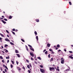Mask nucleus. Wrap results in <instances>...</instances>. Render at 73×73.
Here are the masks:
<instances>
[{"instance_id":"39448f33","label":"nucleus","mask_w":73,"mask_h":73,"mask_svg":"<svg viewBox=\"0 0 73 73\" xmlns=\"http://www.w3.org/2000/svg\"><path fill=\"white\" fill-rule=\"evenodd\" d=\"M64 60H61V64H64Z\"/></svg>"},{"instance_id":"20e7f679","label":"nucleus","mask_w":73,"mask_h":73,"mask_svg":"<svg viewBox=\"0 0 73 73\" xmlns=\"http://www.w3.org/2000/svg\"><path fill=\"white\" fill-rule=\"evenodd\" d=\"M31 56L33 57H34V54L31 52L30 53Z\"/></svg>"},{"instance_id":"de8ad7c7","label":"nucleus","mask_w":73,"mask_h":73,"mask_svg":"<svg viewBox=\"0 0 73 73\" xmlns=\"http://www.w3.org/2000/svg\"><path fill=\"white\" fill-rule=\"evenodd\" d=\"M31 60H34V59L33 58H32V57L31 58Z\"/></svg>"},{"instance_id":"4be33fe9","label":"nucleus","mask_w":73,"mask_h":73,"mask_svg":"<svg viewBox=\"0 0 73 73\" xmlns=\"http://www.w3.org/2000/svg\"><path fill=\"white\" fill-rule=\"evenodd\" d=\"M21 41H23V42H25V41H24V39H21Z\"/></svg>"},{"instance_id":"aec40b11","label":"nucleus","mask_w":73,"mask_h":73,"mask_svg":"<svg viewBox=\"0 0 73 73\" xmlns=\"http://www.w3.org/2000/svg\"><path fill=\"white\" fill-rule=\"evenodd\" d=\"M18 70L19 72H20V70H21V68H20L19 69H18Z\"/></svg>"},{"instance_id":"9d476101","label":"nucleus","mask_w":73,"mask_h":73,"mask_svg":"<svg viewBox=\"0 0 73 73\" xmlns=\"http://www.w3.org/2000/svg\"><path fill=\"white\" fill-rule=\"evenodd\" d=\"M16 55L17 56V57H20V54H17Z\"/></svg>"},{"instance_id":"4468645a","label":"nucleus","mask_w":73,"mask_h":73,"mask_svg":"<svg viewBox=\"0 0 73 73\" xmlns=\"http://www.w3.org/2000/svg\"><path fill=\"white\" fill-rule=\"evenodd\" d=\"M0 35H1L2 37H4V35H3L1 33H0Z\"/></svg>"},{"instance_id":"ea45409f","label":"nucleus","mask_w":73,"mask_h":73,"mask_svg":"<svg viewBox=\"0 0 73 73\" xmlns=\"http://www.w3.org/2000/svg\"><path fill=\"white\" fill-rule=\"evenodd\" d=\"M11 68H13V65L12 64H11Z\"/></svg>"},{"instance_id":"0e129e2a","label":"nucleus","mask_w":73,"mask_h":73,"mask_svg":"<svg viewBox=\"0 0 73 73\" xmlns=\"http://www.w3.org/2000/svg\"><path fill=\"white\" fill-rule=\"evenodd\" d=\"M61 50H58V52H61Z\"/></svg>"},{"instance_id":"1a4fd4ad","label":"nucleus","mask_w":73,"mask_h":73,"mask_svg":"<svg viewBox=\"0 0 73 73\" xmlns=\"http://www.w3.org/2000/svg\"><path fill=\"white\" fill-rule=\"evenodd\" d=\"M15 53H19V51H18V50H15Z\"/></svg>"},{"instance_id":"5fc2aeb1","label":"nucleus","mask_w":73,"mask_h":73,"mask_svg":"<svg viewBox=\"0 0 73 73\" xmlns=\"http://www.w3.org/2000/svg\"><path fill=\"white\" fill-rule=\"evenodd\" d=\"M46 49H45V50H43V52H45V51H46Z\"/></svg>"},{"instance_id":"6e6d98bb","label":"nucleus","mask_w":73,"mask_h":73,"mask_svg":"<svg viewBox=\"0 0 73 73\" xmlns=\"http://www.w3.org/2000/svg\"><path fill=\"white\" fill-rule=\"evenodd\" d=\"M23 69H24V70L25 69V67H23Z\"/></svg>"},{"instance_id":"a18cd8bd","label":"nucleus","mask_w":73,"mask_h":73,"mask_svg":"<svg viewBox=\"0 0 73 73\" xmlns=\"http://www.w3.org/2000/svg\"><path fill=\"white\" fill-rule=\"evenodd\" d=\"M26 61L27 62H28V63L29 62V60H26Z\"/></svg>"},{"instance_id":"473e14b6","label":"nucleus","mask_w":73,"mask_h":73,"mask_svg":"<svg viewBox=\"0 0 73 73\" xmlns=\"http://www.w3.org/2000/svg\"><path fill=\"white\" fill-rule=\"evenodd\" d=\"M69 70H69V69H67L66 70V72H68V71H69Z\"/></svg>"},{"instance_id":"774afa93","label":"nucleus","mask_w":73,"mask_h":73,"mask_svg":"<svg viewBox=\"0 0 73 73\" xmlns=\"http://www.w3.org/2000/svg\"><path fill=\"white\" fill-rule=\"evenodd\" d=\"M3 73H5V71H3Z\"/></svg>"},{"instance_id":"a19ab883","label":"nucleus","mask_w":73,"mask_h":73,"mask_svg":"<svg viewBox=\"0 0 73 73\" xmlns=\"http://www.w3.org/2000/svg\"><path fill=\"white\" fill-rule=\"evenodd\" d=\"M28 73H31V71H30V70H28Z\"/></svg>"},{"instance_id":"7ed1b4c3","label":"nucleus","mask_w":73,"mask_h":73,"mask_svg":"<svg viewBox=\"0 0 73 73\" xmlns=\"http://www.w3.org/2000/svg\"><path fill=\"white\" fill-rule=\"evenodd\" d=\"M40 71H41V73H44V72H45L44 70L43 69H40Z\"/></svg>"},{"instance_id":"603ef678","label":"nucleus","mask_w":73,"mask_h":73,"mask_svg":"<svg viewBox=\"0 0 73 73\" xmlns=\"http://www.w3.org/2000/svg\"><path fill=\"white\" fill-rule=\"evenodd\" d=\"M12 31H15V29H13Z\"/></svg>"},{"instance_id":"a878e982","label":"nucleus","mask_w":73,"mask_h":73,"mask_svg":"<svg viewBox=\"0 0 73 73\" xmlns=\"http://www.w3.org/2000/svg\"><path fill=\"white\" fill-rule=\"evenodd\" d=\"M27 67L29 69H30V67L29 66V65H27Z\"/></svg>"},{"instance_id":"13d9d810","label":"nucleus","mask_w":73,"mask_h":73,"mask_svg":"<svg viewBox=\"0 0 73 73\" xmlns=\"http://www.w3.org/2000/svg\"><path fill=\"white\" fill-rule=\"evenodd\" d=\"M11 41L12 42H14V41H13V40H11Z\"/></svg>"},{"instance_id":"cd10ccee","label":"nucleus","mask_w":73,"mask_h":73,"mask_svg":"<svg viewBox=\"0 0 73 73\" xmlns=\"http://www.w3.org/2000/svg\"><path fill=\"white\" fill-rule=\"evenodd\" d=\"M5 52L6 53H8V50H7V49L5 50Z\"/></svg>"},{"instance_id":"4d7b16f0","label":"nucleus","mask_w":73,"mask_h":73,"mask_svg":"<svg viewBox=\"0 0 73 73\" xmlns=\"http://www.w3.org/2000/svg\"><path fill=\"white\" fill-rule=\"evenodd\" d=\"M1 71H3V69H2V68H1Z\"/></svg>"},{"instance_id":"4c0bfd02","label":"nucleus","mask_w":73,"mask_h":73,"mask_svg":"<svg viewBox=\"0 0 73 73\" xmlns=\"http://www.w3.org/2000/svg\"><path fill=\"white\" fill-rule=\"evenodd\" d=\"M29 65H30V67H31V68H32V65H31V63L29 64Z\"/></svg>"},{"instance_id":"a211bd4d","label":"nucleus","mask_w":73,"mask_h":73,"mask_svg":"<svg viewBox=\"0 0 73 73\" xmlns=\"http://www.w3.org/2000/svg\"><path fill=\"white\" fill-rule=\"evenodd\" d=\"M12 16H10L9 17V19H12Z\"/></svg>"},{"instance_id":"f257e3e1","label":"nucleus","mask_w":73,"mask_h":73,"mask_svg":"<svg viewBox=\"0 0 73 73\" xmlns=\"http://www.w3.org/2000/svg\"><path fill=\"white\" fill-rule=\"evenodd\" d=\"M28 46H29V47H31V48H30V49L31 50H32V51H34V49L32 48V46L29 45V44H28Z\"/></svg>"},{"instance_id":"f03ea898","label":"nucleus","mask_w":73,"mask_h":73,"mask_svg":"<svg viewBox=\"0 0 73 73\" xmlns=\"http://www.w3.org/2000/svg\"><path fill=\"white\" fill-rule=\"evenodd\" d=\"M50 71H54V68L53 67H50L49 68Z\"/></svg>"},{"instance_id":"7c9ffc66","label":"nucleus","mask_w":73,"mask_h":73,"mask_svg":"<svg viewBox=\"0 0 73 73\" xmlns=\"http://www.w3.org/2000/svg\"><path fill=\"white\" fill-rule=\"evenodd\" d=\"M0 58H1V59H3V57H2V56H0Z\"/></svg>"},{"instance_id":"864d4df0","label":"nucleus","mask_w":73,"mask_h":73,"mask_svg":"<svg viewBox=\"0 0 73 73\" xmlns=\"http://www.w3.org/2000/svg\"><path fill=\"white\" fill-rule=\"evenodd\" d=\"M2 62H5L4 60H2Z\"/></svg>"},{"instance_id":"3c124183","label":"nucleus","mask_w":73,"mask_h":73,"mask_svg":"<svg viewBox=\"0 0 73 73\" xmlns=\"http://www.w3.org/2000/svg\"><path fill=\"white\" fill-rule=\"evenodd\" d=\"M4 20H5V21H8V20L6 19H4Z\"/></svg>"},{"instance_id":"e2e57ef3","label":"nucleus","mask_w":73,"mask_h":73,"mask_svg":"<svg viewBox=\"0 0 73 73\" xmlns=\"http://www.w3.org/2000/svg\"><path fill=\"white\" fill-rule=\"evenodd\" d=\"M2 53H5V52H4L3 51H2Z\"/></svg>"},{"instance_id":"2eb2a0df","label":"nucleus","mask_w":73,"mask_h":73,"mask_svg":"<svg viewBox=\"0 0 73 73\" xmlns=\"http://www.w3.org/2000/svg\"><path fill=\"white\" fill-rule=\"evenodd\" d=\"M38 59H39V60H41V58L40 57H37Z\"/></svg>"},{"instance_id":"bf43d9fd","label":"nucleus","mask_w":73,"mask_h":73,"mask_svg":"<svg viewBox=\"0 0 73 73\" xmlns=\"http://www.w3.org/2000/svg\"><path fill=\"white\" fill-rule=\"evenodd\" d=\"M9 60H8L7 61V63H8V62H9Z\"/></svg>"},{"instance_id":"052dcab7","label":"nucleus","mask_w":73,"mask_h":73,"mask_svg":"<svg viewBox=\"0 0 73 73\" xmlns=\"http://www.w3.org/2000/svg\"><path fill=\"white\" fill-rule=\"evenodd\" d=\"M61 59L62 60H64V59L63 58H61Z\"/></svg>"},{"instance_id":"58836bf2","label":"nucleus","mask_w":73,"mask_h":73,"mask_svg":"<svg viewBox=\"0 0 73 73\" xmlns=\"http://www.w3.org/2000/svg\"><path fill=\"white\" fill-rule=\"evenodd\" d=\"M40 68H43V66H42V65H40Z\"/></svg>"},{"instance_id":"412c9836","label":"nucleus","mask_w":73,"mask_h":73,"mask_svg":"<svg viewBox=\"0 0 73 73\" xmlns=\"http://www.w3.org/2000/svg\"><path fill=\"white\" fill-rule=\"evenodd\" d=\"M45 54H48V51H46L45 52Z\"/></svg>"},{"instance_id":"338daca9","label":"nucleus","mask_w":73,"mask_h":73,"mask_svg":"<svg viewBox=\"0 0 73 73\" xmlns=\"http://www.w3.org/2000/svg\"><path fill=\"white\" fill-rule=\"evenodd\" d=\"M64 50L65 51V52H66V49H64Z\"/></svg>"},{"instance_id":"c756f323","label":"nucleus","mask_w":73,"mask_h":73,"mask_svg":"<svg viewBox=\"0 0 73 73\" xmlns=\"http://www.w3.org/2000/svg\"><path fill=\"white\" fill-rule=\"evenodd\" d=\"M51 52H52L51 53V54H54V52H53V51L52 50V51Z\"/></svg>"},{"instance_id":"69168bd1","label":"nucleus","mask_w":73,"mask_h":73,"mask_svg":"<svg viewBox=\"0 0 73 73\" xmlns=\"http://www.w3.org/2000/svg\"><path fill=\"white\" fill-rule=\"evenodd\" d=\"M7 36L8 37H9V36L8 35H7Z\"/></svg>"},{"instance_id":"72a5a7b5","label":"nucleus","mask_w":73,"mask_h":73,"mask_svg":"<svg viewBox=\"0 0 73 73\" xmlns=\"http://www.w3.org/2000/svg\"><path fill=\"white\" fill-rule=\"evenodd\" d=\"M56 70H58V72H59L60 71V69H58V68H57L56 69Z\"/></svg>"},{"instance_id":"c85d7f7f","label":"nucleus","mask_w":73,"mask_h":73,"mask_svg":"<svg viewBox=\"0 0 73 73\" xmlns=\"http://www.w3.org/2000/svg\"><path fill=\"white\" fill-rule=\"evenodd\" d=\"M11 62L13 64H14V62H13V61L11 60Z\"/></svg>"},{"instance_id":"6ab92c4d","label":"nucleus","mask_w":73,"mask_h":73,"mask_svg":"<svg viewBox=\"0 0 73 73\" xmlns=\"http://www.w3.org/2000/svg\"><path fill=\"white\" fill-rule=\"evenodd\" d=\"M34 33L36 35H37V32H36V31H35Z\"/></svg>"},{"instance_id":"c9c22d12","label":"nucleus","mask_w":73,"mask_h":73,"mask_svg":"<svg viewBox=\"0 0 73 73\" xmlns=\"http://www.w3.org/2000/svg\"><path fill=\"white\" fill-rule=\"evenodd\" d=\"M11 32H12V33H13V35H15V32L12 31H11Z\"/></svg>"},{"instance_id":"b1692460","label":"nucleus","mask_w":73,"mask_h":73,"mask_svg":"<svg viewBox=\"0 0 73 73\" xmlns=\"http://www.w3.org/2000/svg\"><path fill=\"white\" fill-rule=\"evenodd\" d=\"M53 58H51V60H50V61H53Z\"/></svg>"},{"instance_id":"0eeeda50","label":"nucleus","mask_w":73,"mask_h":73,"mask_svg":"<svg viewBox=\"0 0 73 73\" xmlns=\"http://www.w3.org/2000/svg\"><path fill=\"white\" fill-rule=\"evenodd\" d=\"M1 21H2V22H3V23H4V24H6V23L5 21H4V20H1Z\"/></svg>"},{"instance_id":"37998d69","label":"nucleus","mask_w":73,"mask_h":73,"mask_svg":"<svg viewBox=\"0 0 73 73\" xmlns=\"http://www.w3.org/2000/svg\"><path fill=\"white\" fill-rule=\"evenodd\" d=\"M50 54H49L48 55V57H49V58H50Z\"/></svg>"},{"instance_id":"c03bdc74","label":"nucleus","mask_w":73,"mask_h":73,"mask_svg":"<svg viewBox=\"0 0 73 73\" xmlns=\"http://www.w3.org/2000/svg\"><path fill=\"white\" fill-rule=\"evenodd\" d=\"M49 50H50V52H52V51H53V50L51 49H49Z\"/></svg>"},{"instance_id":"bb28decb","label":"nucleus","mask_w":73,"mask_h":73,"mask_svg":"<svg viewBox=\"0 0 73 73\" xmlns=\"http://www.w3.org/2000/svg\"><path fill=\"white\" fill-rule=\"evenodd\" d=\"M10 44H11V45H14V44L12 42H10Z\"/></svg>"},{"instance_id":"9b49d317","label":"nucleus","mask_w":73,"mask_h":73,"mask_svg":"<svg viewBox=\"0 0 73 73\" xmlns=\"http://www.w3.org/2000/svg\"><path fill=\"white\" fill-rule=\"evenodd\" d=\"M36 40L37 41H38V36H36Z\"/></svg>"},{"instance_id":"09e8293b","label":"nucleus","mask_w":73,"mask_h":73,"mask_svg":"<svg viewBox=\"0 0 73 73\" xmlns=\"http://www.w3.org/2000/svg\"><path fill=\"white\" fill-rule=\"evenodd\" d=\"M6 31L7 33H9V32H8V30H6Z\"/></svg>"},{"instance_id":"393cba45","label":"nucleus","mask_w":73,"mask_h":73,"mask_svg":"<svg viewBox=\"0 0 73 73\" xmlns=\"http://www.w3.org/2000/svg\"><path fill=\"white\" fill-rule=\"evenodd\" d=\"M6 59H9V56H8L7 57H6Z\"/></svg>"},{"instance_id":"e433bc0d","label":"nucleus","mask_w":73,"mask_h":73,"mask_svg":"<svg viewBox=\"0 0 73 73\" xmlns=\"http://www.w3.org/2000/svg\"><path fill=\"white\" fill-rule=\"evenodd\" d=\"M8 46V45L7 44H5V47H7Z\"/></svg>"},{"instance_id":"f3484780","label":"nucleus","mask_w":73,"mask_h":73,"mask_svg":"<svg viewBox=\"0 0 73 73\" xmlns=\"http://www.w3.org/2000/svg\"><path fill=\"white\" fill-rule=\"evenodd\" d=\"M5 41H8V40H9V39H8L6 38L5 39Z\"/></svg>"},{"instance_id":"5701e85b","label":"nucleus","mask_w":73,"mask_h":73,"mask_svg":"<svg viewBox=\"0 0 73 73\" xmlns=\"http://www.w3.org/2000/svg\"><path fill=\"white\" fill-rule=\"evenodd\" d=\"M5 67L6 69H7V70H8V68H7V66H5Z\"/></svg>"},{"instance_id":"f704fd0d","label":"nucleus","mask_w":73,"mask_h":73,"mask_svg":"<svg viewBox=\"0 0 73 73\" xmlns=\"http://www.w3.org/2000/svg\"><path fill=\"white\" fill-rule=\"evenodd\" d=\"M69 52L70 53H73V52L72 51H69Z\"/></svg>"},{"instance_id":"680f3d73","label":"nucleus","mask_w":73,"mask_h":73,"mask_svg":"<svg viewBox=\"0 0 73 73\" xmlns=\"http://www.w3.org/2000/svg\"><path fill=\"white\" fill-rule=\"evenodd\" d=\"M55 48L56 50H57V49H58V48H57V47H56Z\"/></svg>"},{"instance_id":"2f4dec72","label":"nucleus","mask_w":73,"mask_h":73,"mask_svg":"<svg viewBox=\"0 0 73 73\" xmlns=\"http://www.w3.org/2000/svg\"><path fill=\"white\" fill-rule=\"evenodd\" d=\"M17 69L19 70V69L20 68L19 67H17Z\"/></svg>"},{"instance_id":"8fccbe9b","label":"nucleus","mask_w":73,"mask_h":73,"mask_svg":"<svg viewBox=\"0 0 73 73\" xmlns=\"http://www.w3.org/2000/svg\"><path fill=\"white\" fill-rule=\"evenodd\" d=\"M16 63L17 65H18V64H19V62H18V61H16Z\"/></svg>"},{"instance_id":"6e6552de","label":"nucleus","mask_w":73,"mask_h":73,"mask_svg":"<svg viewBox=\"0 0 73 73\" xmlns=\"http://www.w3.org/2000/svg\"><path fill=\"white\" fill-rule=\"evenodd\" d=\"M25 46H26V48L27 51H29L28 48V46H27L26 45Z\"/></svg>"},{"instance_id":"49530a36","label":"nucleus","mask_w":73,"mask_h":73,"mask_svg":"<svg viewBox=\"0 0 73 73\" xmlns=\"http://www.w3.org/2000/svg\"><path fill=\"white\" fill-rule=\"evenodd\" d=\"M5 72H7V70L6 69H5Z\"/></svg>"},{"instance_id":"ddd939ff","label":"nucleus","mask_w":73,"mask_h":73,"mask_svg":"<svg viewBox=\"0 0 73 73\" xmlns=\"http://www.w3.org/2000/svg\"><path fill=\"white\" fill-rule=\"evenodd\" d=\"M56 46L57 47V48H59V47H60V46L59 44H58Z\"/></svg>"},{"instance_id":"dca6fc26","label":"nucleus","mask_w":73,"mask_h":73,"mask_svg":"<svg viewBox=\"0 0 73 73\" xmlns=\"http://www.w3.org/2000/svg\"><path fill=\"white\" fill-rule=\"evenodd\" d=\"M69 57L71 58V59H73V57L72 56H69Z\"/></svg>"},{"instance_id":"f8f14e48","label":"nucleus","mask_w":73,"mask_h":73,"mask_svg":"<svg viewBox=\"0 0 73 73\" xmlns=\"http://www.w3.org/2000/svg\"><path fill=\"white\" fill-rule=\"evenodd\" d=\"M36 21V22H39V19H36V20H35Z\"/></svg>"},{"instance_id":"423d86ee","label":"nucleus","mask_w":73,"mask_h":73,"mask_svg":"<svg viewBox=\"0 0 73 73\" xmlns=\"http://www.w3.org/2000/svg\"><path fill=\"white\" fill-rule=\"evenodd\" d=\"M50 44L48 43L47 44V46H48V47H50Z\"/></svg>"},{"instance_id":"79ce46f5","label":"nucleus","mask_w":73,"mask_h":73,"mask_svg":"<svg viewBox=\"0 0 73 73\" xmlns=\"http://www.w3.org/2000/svg\"><path fill=\"white\" fill-rule=\"evenodd\" d=\"M69 4L70 5H72V3H71V2H69Z\"/></svg>"}]
</instances>
